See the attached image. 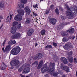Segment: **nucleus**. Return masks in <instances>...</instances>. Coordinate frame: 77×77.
<instances>
[{"instance_id":"nucleus-34","label":"nucleus","mask_w":77,"mask_h":77,"mask_svg":"<svg viewBox=\"0 0 77 77\" xmlns=\"http://www.w3.org/2000/svg\"><path fill=\"white\" fill-rule=\"evenodd\" d=\"M55 12L57 14V15H59V10L57 8H56L55 9Z\"/></svg>"},{"instance_id":"nucleus-42","label":"nucleus","mask_w":77,"mask_h":77,"mask_svg":"<svg viewBox=\"0 0 77 77\" xmlns=\"http://www.w3.org/2000/svg\"><path fill=\"white\" fill-rule=\"evenodd\" d=\"M33 6L34 8H35L38 6V4H36L35 5H33Z\"/></svg>"},{"instance_id":"nucleus-30","label":"nucleus","mask_w":77,"mask_h":77,"mask_svg":"<svg viewBox=\"0 0 77 77\" xmlns=\"http://www.w3.org/2000/svg\"><path fill=\"white\" fill-rule=\"evenodd\" d=\"M45 48H52L51 45H48L45 47Z\"/></svg>"},{"instance_id":"nucleus-6","label":"nucleus","mask_w":77,"mask_h":77,"mask_svg":"<svg viewBox=\"0 0 77 77\" xmlns=\"http://www.w3.org/2000/svg\"><path fill=\"white\" fill-rule=\"evenodd\" d=\"M21 35L18 32H16L12 36V39H20L21 38Z\"/></svg>"},{"instance_id":"nucleus-23","label":"nucleus","mask_w":77,"mask_h":77,"mask_svg":"<svg viewBox=\"0 0 77 77\" xmlns=\"http://www.w3.org/2000/svg\"><path fill=\"white\" fill-rule=\"evenodd\" d=\"M8 44L9 45H13V44H16V42L15 40L10 41L9 42Z\"/></svg>"},{"instance_id":"nucleus-10","label":"nucleus","mask_w":77,"mask_h":77,"mask_svg":"<svg viewBox=\"0 0 77 77\" xmlns=\"http://www.w3.org/2000/svg\"><path fill=\"white\" fill-rule=\"evenodd\" d=\"M69 11L70 10L66 11V14L67 16L72 17L70 18H73V16L74 15H73V14H72V13H71Z\"/></svg>"},{"instance_id":"nucleus-4","label":"nucleus","mask_w":77,"mask_h":77,"mask_svg":"<svg viewBox=\"0 0 77 77\" xmlns=\"http://www.w3.org/2000/svg\"><path fill=\"white\" fill-rule=\"evenodd\" d=\"M67 32H69L70 33H72L74 32V28H71L69 30L66 31H63V32L61 33L62 35L63 36H66L68 34Z\"/></svg>"},{"instance_id":"nucleus-64","label":"nucleus","mask_w":77,"mask_h":77,"mask_svg":"<svg viewBox=\"0 0 77 77\" xmlns=\"http://www.w3.org/2000/svg\"><path fill=\"white\" fill-rule=\"evenodd\" d=\"M45 77H47V76H45Z\"/></svg>"},{"instance_id":"nucleus-25","label":"nucleus","mask_w":77,"mask_h":77,"mask_svg":"<svg viewBox=\"0 0 77 77\" xmlns=\"http://www.w3.org/2000/svg\"><path fill=\"white\" fill-rule=\"evenodd\" d=\"M13 24V27H16V26L18 24V23L17 21H14L12 23Z\"/></svg>"},{"instance_id":"nucleus-17","label":"nucleus","mask_w":77,"mask_h":77,"mask_svg":"<svg viewBox=\"0 0 77 77\" xmlns=\"http://www.w3.org/2000/svg\"><path fill=\"white\" fill-rule=\"evenodd\" d=\"M25 9H26V15H30V12H31V11L30 10L28 7H26L25 8Z\"/></svg>"},{"instance_id":"nucleus-1","label":"nucleus","mask_w":77,"mask_h":77,"mask_svg":"<svg viewBox=\"0 0 77 77\" xmlns=\"http://www.w3.org/2000/svg\"><path fill=\"white\" fill-rule=\"evenodd\" d=\"M18 14L16 15L14 17V19L16 21H21L23 19V17L21 15H24V11L22 9H19L17 11Z\"/></svg>"},{"instance_id":"nucleus-38","label":"nucleus","mask_w":77,"mask_h":77,"mask_svg":"<svg viewBox=\"0 0 77 77\" xmlns=\"http://www.w3.org/2000/svg\"><path fill=\"white\" fill-rule=\"evenodd\" d=\"M53 44L54 46V47H56L57 45V43H55V42H53Z\"/></svg>"},{"instance_id":"nucleus-45","label":"nucleus","mask_w":77,"mask_h":77,"mask_svg":"<svg viewBox=\"0 0 77 77\" xmlns=\"http://www.w3.org/2000/svg\"><path fill=\"white\" fill-rule=\"evenodd\" d=\"M12 14H11L10 16V20H12Z\"/></svg>"},{"instance_id":"nucleus-24","label":"nucleus","mask_w":77,"mask_h":77,"mask_svg":"<svg viewBox=\"0 0 77 77\" xmlns=\"http://www.w3.org/2000/svg\"><path fill=\"white\" fill-rule=\"evenodd\" d=\"M73 58L72 57H68V60L70 62H72V61H73Z\"/></svg>"},{"instance_id":"nucleus-28","label":"nucleus","mask_w":77,"mask_h":77,"mask_svg":"<svg viewBox=\"0 0 77 77\" xmlns=\"http://www.w3.org/2000/svg\"><path fill=\"white\" fill-rule=\"evenodd\" d=\"M38 64V62L35 61L32 64V65H33V66H37Z\"/></svg>"},{"instance_id":"nucleus-57","label":"nucleus","mask_w":77,"mask_h":77,"mask_svg":"<svg viewBox=\"0 0 77 77\" xmlns=\"http://www.w3.org/2000/svg\"><path fill=\"white\" fill-rule=\"evenodd\" d=\"M27 65H28V67H29V66H30V64H27Z\"/></svg>"},{"instance_id":"nucleus-61","label":"nucleus","mask_w":77,"mask_h":77,"mask_svg":"<svg viewBox=\"0 0 77 77\" xmlns=\"http://www.w3.org/2000/svg\"><path fill=\"white\" fill-rule=\"evenodd\" d=\"M40 2H42V1H43L44 0H40Z\"/></svg>"},{"instance_id":"nucleus-49","label":"nucleus","mask_w":77,"mask_h":77,"mask_svg":"<svg viewBox=\"0 0 77 77\" xmlns=\"http://www.w3.org/2000/svg\"><path fill=\"white\" fill-rule=\"evenodd\" d=\"M59 9L60 10V11H63V9L62 8H61V7H59Z\"/></svg>"},{"instance_id":"nucleus-53","label":"nucleus","mask_w":77,"mask_h":77,"mask_svg":"<svg viewBox=\"0 0 77 77\" xmlns=\"http://www.w3.org/2000/svg\"><path fill=\"white\" fill-rule=\"evenodd\" d=\"M9 16H8V17H7L6 20H8V19H9Z\"/></svg>"},{"instance_id":"nucleus-19","label":"nucleus","mask_w":77,"mask_h":77,"mask_svg":"<svg viewBox=\"0 0 77 77\" xmlns=\"http://www.w3.org/2000/svg\"><path fill=\"white\" fill-rule=\"evenodd\" d=\"M70 11H72V12L74 14H75L77 13V10L75 9V8L72 7H71V10Z\"/></svg>"},{"instance_id":"nucleus-13","label":"nucleus","mask_w":77,"mask_h":77,"mask_svg":"<svg viewBox=\"0 0 77 77\" xmlns=\"http://www.w3.org/2000/svg\"><path fill=\"white\" fill-rule=\"evenodd\" d=\"M33 32H34V30L32 28H30L27 33L28 36H31Z\"/></svg>"},{"instance_id":"nucleus-7","label":"nucleus","mask_w":77,"mask_h":77,"mask_svg":"<svg viewBox=\"0 0 77 77\" xmlns=\"http://www.w3.org/2000/svg\"><path fill=\"white\" fill-rule=\"evenodd\" d=\"M60 68L63 70H65L66 72H69V68L67 66H64L63 64L61 63Z\"/></svg>"},{"instance_id":"nucleus-41","label":"nucleus","mask_w":77,"mask_h":77,"mask_svg":"<svg viewBox=\"0 0 77 77\" xmlns=\"http://www.w3.org/2000/svg\"><path fill=\"white\" fill-rule=\"evenodd\" d=\"M54 6L53 5H51L50 6V8L52 9H53L54 8Z\"/></svg>"},{"instance_id":"nucleus-8","label":"nucleus","mask_w":77,"mask_h":77,"mask_svg":"<svg viewBox=\"0 0 77 77\" xmlns=\"http://www.w3.org/2000/svg\"><path fill=\"white\" fill-rule=\"evenodd\" d=\"M20 63V61L18 60H13L11 62H10V64L12 66H15V65H17Z\"/></svg>"},{"instance_id":"nucleus-3","label":"nucleus","mask_w":77,"mask_h":77,"mask_svg":"<svg viewBox=\"0 0 77 77\" xmlns=\"http://www.w3.org/2000/svg\"><path fill=\"white\" fill-rule=\"evenodd\" d=\"M21 48L19 47H17L16 48H13L11 51V54L14 55H17L20 52Z\"/></svg>"},{"instance_id":"nucleus-21","label":"nucleus","mask_w":77,"mask_h":77,"mask_svg":"<svg viewBox=\"0 0 77 77\" xmlns=\"http://www.w3.org/2000/svg\"><path fill=\"white\" fill-rule=\"evenodd\" d=\"M1 68L2 70H4L6 68V65L3 63V64L1 66Z\"/></svg>"},{"instance_id":"nucleus-2","label":"nucleus","mask_w":77,"mask_h":77,"mask_svg":"<svg viewBox=\"0 0 77 77\" xmlns=\"http://www.w3.org/2000/svg\"><path fill=\"white\" fill-rule=\"evenodd\" d=\"M23 69L24 70L23 72V74H26L30 72V69L29 67H27V64H23L22 66L19 69V71L21 72Z\"/></svg>"},{"instance_id":"nucleus-46","label":"nucleus","mask_w":77,"mask_h":77,"mask_svg":"<svg viewBox=\"0 0 77 77\" xmlns=\"http://www.w3.org/2000/svg\"><path fill=\"white\" fill-rule=\"evenodd\" d=\"M74 60H75V63H77V60L76 59V58H75L74 59Z\"/></svg>"},{"instance_id":"nucleus-33","label":"nucleus","mask_w":77,"mask_h":77,"mask_svg":"<svg viewBox=\"0 0 77 77\" xmlns=\"http://www.w3.org/2000/svg\"><path fill=\"white\" fill-rule=\"evenodd\" d=\"M45 33V30L44 29L42 30L41 31V33L42 35H44Z\"/></svg>"},{"instance_id":"nucleus-5","label":"nucleus","mask_w":77,"mask_h":77,"mask_svg":"<svg viewBox=\"0 0 77 77\" xmlns=\"http://www.w3.org/2000/svg\"><path fill=\"white\" fill-rule=\"evenodd\" d=\"M49 69V68L47 67V64H45L41 68V72L42 73H44L46 71H48Z\"/></svg>"},{"instance_id":"nucleus-54","label":"nucleus","mask_w":77,"mask_h":77,"mask_svg":"<svg viewBox=\"0 0 77 77\" xmlns=\"http://www.w3.org/2000/svg\"><path fill=\"white\" fill-rule=\"evenodd\" d=\"M37 45H38V44L37 43L35 44V47H37Z\"/></svg>"},{"instance_id":"nucleus-22","label":"nucleus","mask_w":77,"mask_h":77,"mask_svg":"<svg viewBox=\"0 0 77 77\" xmlns=\"http://www.w3.org/2000/svg\"><path fill=\"white\" fill-rule=\"evenodd\" d=\"M54 70V68H51L49 69V70L48 71V72H50V74L51 75H52V74H53Z\"/></svg>"},{"instance_id":"nucleus-60","label":"nucleus","mask_w":77,"mask_h":77,"mask_svg":"<svg viewBox=\"0 0 77 77\" xmlns=\"http://www.w3.org/2000/svg\"><path fill=\"white\" fill-rule=\"evenodd\" d=\"M2 28V26H1L0 27V29H1Z\"/></svg>"},{"instance_id":"nucleus-58","label":"nucleus","mask_w":77,"mask_h":77,"mask_svg":"<svg viewBox=\"0 0 77 77\" xmlns=\"http://www.w3.org/2000/svg\"><path fill=\"white\" fill-rule=\"evenodd\" d=\"M74 38H75V37L73 36L72 38V39H74Z\"/></svg>"},{"instance_id":"nucleus-9","label":"nucleus","mask_w":77,"mask_h":77,"mask_svg":"<svg viewBox=\"0 0 77 77\" xmlns=\"http://www.w3.org/2000/svg\"><path fill=\"white\" fill-rule=\"evenodd\" d=\"M49 21L52 25H54L57 22V20L54 18H51L49 19Z\"/></svg>"},{"instance_id":"nucleus-51","label":"nucleus","mask_w":77,"mask_h":77,"mask_svg":"<svg viewBox=\"0 0 77 77\" xmlns=\"http://www.w3.org/2000/svg\"><path fill=\"white\" fill-rule=\"evenodd\" d=\"M49 12V11L48 10H46V14H48V13Z\"/></svg>"},{"instance_id":"nucleus-55","label":"nucleus","mask_w":77,"mask_h":77,"mask_svg":"<svg viewBox=\"0 0 77 77\" xmlns=\"http://www.w3.org/2000/svg\"><path fill=\"white\" fill-rule=\"evenodd\" d=\"M26 77H30V75H27L26 76Z\"/></svg>"},{"instance_id":"nucleus-50","label":"nucleus","mask_w":77,"mask_h":77,"mask_svg":"<svg viewBox=\"0 0 77 77\" xmlns=\"http://www.w3.org/2000/svg\"><path fill=\"white\" fill-rule=\"evenodd\" d=\"M20 76L21 77H26L24 75H22V74H20Z\"/></svg>"},{"instance_id":"nucleus-11","label":"nucleus","mask_w":77,"mask_h":77,"mask_svg":"<svg viewBox=\"0 0 77 77\" xmlns=\"http://www.w3.org/2000/svg\"><path fill=\"white\" fill-rule=\"evenodd\" d=\"M42 54L41 53H38L36 55L34 58V59L35 60H36L37 59H40L42 58Z\"/></svg>"},{"instance_id":"nucleus-47","label":"nucleus","mask_w":77,"mask_h":77,"mask_svg":"<svg viewBox=\"0 0 77 77\" xmlns=\"http://www.w3.org/2000/svg\"><path fill=\"white\" fill-rule=\"evenodd\" d=\"M6 40H5L2 44V45L3 46H4L5 45V42H6Z\"/></svg>"},{"instance_id":"nucleus-32","label":"nucleus","mask_w":77,"mask_h":77,"mask_svg":"<svg viewBox=\"0 0 77 77\" xmlns=\"http://www.w3.org/2000/svg\"><path fill=\"white\" fill-rule=\"evenodd\" d=\"M17 29H21V24L20 23L18 24L17 26Z\"/></svg>"},{"instance_id":"nucleus-52","label":"nucleus","mask_w":77,"mask_h":77,"mask_svg":"<svg viewBox=\"0 0 77 77\" xmlns=\"http://www.w3.org/2000/svg\"><path fill=\"white\" fill-rule=\"evenodd\" d=\"M2 18H2V17H0V19L1 20H2ZM1 22H2V21H1V20H0V23H1Z\"/></svg>"},{"instance_id":"nucleus-37","label":"nucleus","mask_w":77,"mask_h":77,"mask_svg":"<svg viewBox=\"0 0 77 77\" xmlns=\"http://www.w3.org/2000/svg\"><path fill=\"white\" fill-rule=\"evenodd\" d=\"M72 51H70L68 53V55L69 56H71V55H72Z\"/></svg>"},{"instance_id":"nucleus-56","label":"nucleus","mask_w":77,"mask_h":77,"mask_svg":"<svg viewBox=\"0 0 77 77\" xmlns=\"http://www.w3.org/2000/svg\"><path fill=\"white\" fill-rule=\"evenodd\" d=\"M4 49H5V48H2V50H3V51H4Z\"/></svg>"},{"instance_id":"nucleus-14","label":"nucleus","mask_w":77,"mask_h":77,"mask_svg":"<svg viewBox=\"0 0 77 77\" xmlns=\"http://www.w3.org/2000/svg\"><path fill=\"white\" fill-rule=\"evenodd\" d=\"M60 60L61 62L64 64H67L68 63V61L65 58L62 57L60 58Z\"/></svg>"},{"instance_id":"nucleus-59","label":"nucleus","mask_w":77,"mask_h":77,"mask_svg":"<svg viewBox=\"0 0 77 77\" xmlns=\"http://www.w3.org/2000/svg\"><path fill=\"white\" fill-rule=\"evenodd\" d=\"M50 65H51L52 64L51 63H50Z\"/></svg>"},{"instance_id":"nucleus-29","label":"nucleus","mask_w":77,"mask_h":77,"mask_svg":"<svg viewBox=\"0 0 77 77\" xmlns=\"http://www.w3.org/2000/svg\"><path fill=\"white\" fill-rule=\"evenodd\" d=\"M19 8H24V4H19L18 5Z\"/></svg>"},{"instance_id":"nucleus-44","label":"nucleus","mask_w":77,"mask_h":77,"mask_svg":"<svg viewBox=\"0 0 77 77\" xmlns=\"http://www.w3.org/2000/svg\"><path fill=\"white\" fill-rule=\"evenodd\" d=\"M52 68H54V66H55V63H52Z\"/></svg>"},{"instance_id":"nucleus-15","label":"nucleus","mask_w":77,"mask_h":77,"mask_svg":"<svg viewBox=\"0 0 77 77\" xmlns=\"http://www.w3.org/2000/svg\"><path fill=\"white\" fill-rule=\"evenodd\" d=\"M70 47H72V45L70 43H68L65 45V46L64 47V48L66 50H68L69 49Z\"/></svg>"},{"instance_id":"nucleus-36","label":"nucleus","mask_w":77,"mask_h":77,"mask_svg":"<svg viewBox=\"0 0 77 77\" xmlns=\"http://www.w3.org/2000/svg\"><path fill=\"white\" fill-rule=\"evenodd\" d=\"M27 0H21V2L22 3H23L25 4L26 3V2H27Z\"/></svg>"},{"instance_id":"nucleus-18","label":"nucleus","mask_w":77,"mask_h":77,"mask_svg":"<svg viewBox=\"0 0 77 77\" xmlns=\"http://www.w3.org/2000/svg\"><path fill=\"white\" fill-rule=\"evenodd\" d=\"M43 64V60H41L39 62V64L37 67L38 69H39L42 67V65Z\"/></svg>"},{"instance_id":"nucleus-62","label":"nucleus","mask_w":77,"mask_h":77,"mask_svg":"<svg viewBox=\"0 0 77 77\" xmlns=\"http://www.w3.org/2000/svg\"><path fill=\"white\" fill-rule=\"evenodd\" d=\"M11 68H12V69H13V68H14V67H12Z\"/></svg>"},{"instance_id":"nucleus-63","label":"nucleus","mask_w":77,"mask_h":77,"mask_svg":"<svg viewBox=\"0 0 77 77\" xmlns=\"http://www.w3.org/2000/svg\"><path fill=\"white\" fill-rule=\"evenodd\" d=\"M8 22H9V19H8Z\"/></svg>"},{"instance_id":"nucleus-26","label":"nucleus","mask_w":77,"mask_h":77,"mask_svg":"<svg viewBox=\"0 0 77 77\" xmlns=\"http://www.w3.org/2000/svg\"><path fill=\"white\" fill-rule=\"evenodd\" d=\"M30 22H31V20H30V19L28 18L26 19V20L25 22V23L26 24H29Z\"/></svg>"},{"instance_id":"nucleus-12","label":"nucleus","mask_w":77,"mask_h":77,"mask_svg":"<svg viewBox=\"0 0 77 77\" xmlns=\"http://www.w3.org/2000/svg\"><path fill=\"white\" fill-rule=\"evenodd\" d=\"M70 24V23H69V22H67L65 23H61L60 24V26L58 27V30H60V29H62L63 26H64L65 25H68V24Z\"/></svg>"},{"instance_id":"nucleus-48","label":"nucleus","mask_w":77,"mask_h":77,"mask_svg":"<svg viewBox=\"0 0 77 77\" xmlns=\"http://www.w3.org/2000/svg\"><path fill=\"white\" fill-rule=\"evenodd\" d=\"M3 7V5H2V4L0 2V8H2Z\"/></svg>"},{"instance_id":"nucleus-27","label":"nucleus","mask_w":77,"mask_h":77,"mask_svg":"<svg viewBox=\"0 0 77 77\" xmlns=\"http://www.w3.org/2000/svg\"><path fill=\"white\" fill-rule=\"evenodd\" d=\"M64 7L65 9H67V10H69V11H71V8L70 9L69 8V7L68 6V5H67L66 4H65L64 5Z\"/></svg>"},{"instance_id":"nucleus-35","label":"nucleus","mask_w":77,"mask_h":77,"mask_svg":"<svg viewBox=\"0 0 77 77\" xmlns=\"http://www.w3.org/2000/svg\"><path fill=\"white\" fill-rule=\"evenodd\" d=\"M58 73L59 74H62V72L59 69H58Z\"/></svg>"},{"instance_id":"nucleus-39","label":"nucleus","mask_w":77,"mask_h":77,"mask_svg":"<svg viewBox=\"0 0 77 77\" xmlns=\"http://www.w3.org/2000/svg\"><path fill=\"white\" fill-rule=\"evenodd\" d=\"M53 75L54 77H56L57 76V74L56 73H54Z\"/></svg>"},{"instance_id":"nucleus-16","label":"nucleus","mask_w":77,"mask_h":77,"mask_svg":"<svg viewBox=\"0 0 77 77\" xmlns=\"http://www.w3.org/2000/svg\"><path fill=\"white\" fill-rule=\"evenodd\" d=\"M11 32L13 34H14V33H16L17 32V29L16 27L14 26H13L11 28Z\"/></svg>"},{"instance_id":"nucleus-43","label":"nucleus","mask_w":77,"mask_h":77,"mask_svg":"<svg viewBox=\"0 0 77 77\" xmlns=\"http://www.w3.org/2000/svg\"><path fill=\"white\" fill-rule=\"evenodd\" d=\"M32 13H33L34 15H35V16H38V14L34 12H32Z\"/></svg>"},{"instance_id":"nucleus-40","label":"nucleus","mask_w":77,"mask_h":77,"mask_svg":"<svg viewBox=\"0 0 77 77\" xmlns=\"http://www.w3.org/2000/svg\"><path fill=\"white\" fill-rule=\"evenodd\" d=\"M60 18L62 20H65V17H63V16H61Z\"/></svg>"},{"instance_id":"nucleus-20","label":"nucleus","mask_w":77,"mask_h":77,"mask_svg":"<svg viewBox=\"0 0 77 77\" xmlns=\"http://www.w3.org/2000/svg\"><path fill=\"white\" fill-rule=\"evenodd\" d=\"M10 48H11V46L8 45L7 46L5 49L4 52H7V51H9Z\"/></svg>"},{"instance_id":"nucleus-31","label":"nucleus","mask_w":77,"mask_h":77,"mask_svg":"<svg viewBox=\"0 0 77 77\" xmlns=\"http://www.w3.org/2000/svg\"><path fill=\"white\" fill-rule=\"evenodd\" d=\"M68 41V39L65 38H63V42H67V41Z\"/></svg>"}]
</instances>
